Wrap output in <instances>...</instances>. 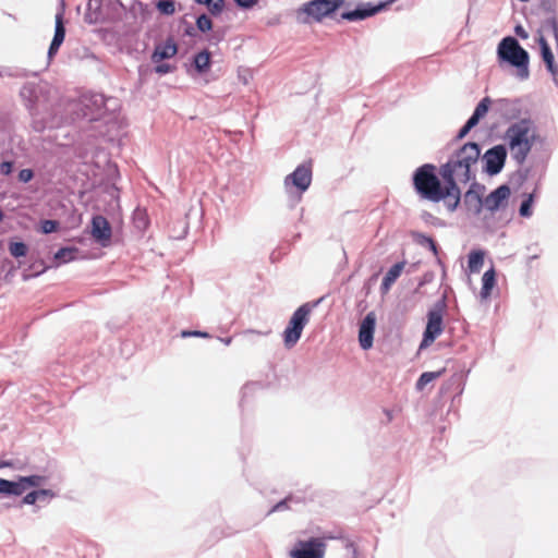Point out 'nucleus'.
Returning a JSON list of instances; mask_svg holds the SVG:
<instances>
[{
  "label": "nucleus",
  "mask_w": 558,
  "mask_h": 558,
  "mask_svg": "<svg viewBox=\"0 0 558 558\" xmlns=\"http://www.w3.org/2000/svg\"><path fill=\"white\" fill-rule=\"evenodd\" d=\"M0 495L8 496V480L0 477Z\"/></svg>",
  "instance_id": "nucleus-63"
},
{
  "label": "nucleus",
  "mask_w": 558,
  "mask_h": 558,
  "mask_svg": "<svg viewBox=\"0 0 558 558\" xmlns=\"http://www.w3.org/2000/svg\"><path fill=\"white\" fill-rule=\"evenodd\" d=\"M392 284L393 283L389 282L388 279H384L383 278L381 284H380V288H379L380 289V293L381 294L388 293Z\"/></svg>",
  "instance_id": "nucleus-62"
},
{
  "label": "nucleus",
  "mask_w": 558,
  "mask_h": 558,
  "mask_svg": "<svg viewBox=\"0 0 558 558\" xmlns=\"http://www.w3.org/2000/svg\"><path fill=\"white\" fill-rule=\"evenodd\" d=\"M496 112L505 120H520L522 114V101L519 98H499L495 101Z\"/></svg>",
  "instance_id": "nucleus-19"
},
{
  "label": "nucleus",
  "mask_w": 558,
  "mask_h": 558,
  "mask_svg": "<svg viewBox=\"0 0 558 558\" xmlns=\"http://www.w3.org/2000/svg\"><path fill=\"white\" fill-rule=\"evenodd\" d=\"M90 234L93 240L102 247L111 244L112 227L108 219L101 215H95L90 220Z\"/></svg>",
  "instance_id": "nucleus-15"
},
{
  "label": "nucleus",
  "mask_w": 558,
  "mask_h": 558,
  "mask_svg": "<svg viewBox=\"0 0 558 558\" xmlns=\"http://www.w3.org/2000/svg\"><path fill=\"white\" fill-rule=\"evenodd\" d=\"M195 25H196L197 32H201L204 34L211 32L214 28V23H213L211 19L205 13H203L196 17Z\"/></svg>",
  "instance_id": "nucleus-37"
},
{
  "label": "nucleus",
  "mask_w": 558,
  "mask_h": 558,
  "mask_svg": "<svg viewBox=\"0 0 558 558\" xmlns=\"http://www.w3.org/2000/svg\"><path fill=\"white\" fill-rule=\"evenodd\" d=\"M24 494L20 475L15 480H8V496H22Z\"/></svg>",
  "instance_id": "nucleus-43"
},
{
  "label": "nucleus",
  "mask_w": 558,
  "mask_h": 558,
  "mask_svg": "<svg viewBox=\"0 0 558 558\" xmlns=\"http://www.w3.org/2000/svg\"><path fill=\"white\" fill-rule=\"evenodd\" d=\"M461 203L469 216L478 217L484 210V197L478 196V194L465 191Z\"/></svg>",
  "instance_id": "nucleus-22"
},
{
  "label": "nucleus",
  "mask_w": 558,
  "mask_h": 558,
  "mask_svg": "<svg viewBox=\"0 0 558 558\" xmlns=\"http://www.w3.org/2000/svg\"><path fill=\"white\" fill-rule=\"evenodd\" d=\"M39 266H40V268H38L36 266V264H33L31 266V268L34 270L32 276H39V275L44 274L48 269V267L44 265V262H40Z\"/></svg>",
  "instance_id": "nucleus-61"
},
{
  "label": "nucleus",
  "mask_w": 558,
  "mask_h": 558,
  "mask_svg": "<svg viewBox=\"0 0 558 558\" xmlns=\"http://www.w3.org/2000/svg\"><path fill=\"white\" fill-rule=\"evenodd\" d=\"M20 478H21V482H22V485H23L24 493L29 487H39V486H41L47 481L46 476L38 475V474H32V475H26V476L20 475Z\"/></svg>",
  "instance_id": "nucleus-35"
},
{
  "label": "nucleus",
  "mask_w": 558,
  "mask_h": 558,
  "mask_svg": "<svg viewBox=\"0 0 558 558\" xmlns=\"http://www.w3.org/2000/svg\"><path fill=\"white\" fill-rule=\"evenodd\" d=\"M447 295L437 300L427 312V323L423 331L420 350L428 348L444 331V314L447 311Z\"/></svg>",
  "instance_id": "nucleus-7"
},
{
  "label": "nucleus",
  "mask_w": 558,
  "mask_h": 558,
  "mask_svg": "<svg viewBox=\"0 0 558 558\" xmlns=\"http://www.w3.org/2000/svg\"><path fill=\"white\" fill-rule=\"evenodd\" d=\"M481 145L476 142H466L449 157L452 165L475 167L481 158Z\"/></svg>",
  "instance_id": "nucleus-14"
},
{
  "label": "nucleus",
  "mask_w": 558,
  "mask_h": 558,
  "mask_svg": "<svg viewBox=\"0 0 558 558\" xmlns=\"http://www.w3.org/2000/svg\"><path fill=\"white\" fill-rule=\"evenodd\" d=\"M375 328L376 314L368 312L359 326V343L363 350H369L373 347Z\"/></svg>",
  "instance_id": "nucleus-18"
},
{
  "label": "nucleus",
  "mask_w": 558,
  "mask_h": 558,
  "mask_svg": "<svg viewBox=\"0 0 558 558\" xmlns=\"http://www.w3.org/2000/svg\"><path fill=\"white\" fill-rule=\"evenodd\" d=\"M396 0H385L373 2H359L354 9L341 12V19L348 22L364 21L377 13L388 9Z\"/></svg>",
  "instance_id": "nucleus-12"
},
{
  "label": "nucleus",
  "mask_w": 558,
  "mask_h": 558,
  "mask_svg": "<svg viewBox=\"0 0 558 558\" xmlns=\"http://www.w3.org/2000/svg\"><path fill=\"white\" fill-rule=\"evenodd\" d=\"M14 169V161L3 160L0 162V173L3 175H10Z\"/></svg>",
  "instance_id": "nucleus-55"
},
{
  "label": "nucleus",
  "mask_w": 558,
  "mask_h": 558,
  "mask_svg": "<svg viewBox=\"0 0 558 558\" xmlns=\"http://www.w3.org/2000/svg\"><path fill=\"white\" fill-rule=\"evenodd\" d=\"M482 119L477 116V113H472L471 117L466 120L468 126L471 129L475 128Z\"/></svg>",
  "instance_id": "nucleus-60"
},
{
  "label": "nucleus",
  "mask_w": 558,
  "mask_h": 558,
  "mask_svg": "<svg viewBox=\"0 0 558 558\" xmlns=\"http://www.w3.org/2000/svg\"><path fill=\"white\" fill-rule=\"evenodd\" d=\"M514 33L521 39H527L529 38V33L525 31V28L521 24H518V25L514 26Z\"/></svg>",
  "instance_id": "nucleus-58"
},
{
  "label": "nucleus",
  "mask_w": 558,
  "mask_h": 558,
  "mask_svg": "<svg viewBox=\"0 0 558 558\" xmlns=\"http://www.w3.org/2000/svg\"><path fill=\"white\" fill-rule=\"evenodd\" d=\"M496 284V271L494 267L487 269L482 277L481 298L488 299Z\"/></svg>",
  "instance_id": "nucleus-26"
},
{
  "label": "nucleus",
  "mask_w": 558,
  "mask_h": 558,
  "mask_svg": "<svg viewBox=\"0 0 558 558\" xmlns=\"http://www.w3.org/2000/svg\"><path fill=\"white\" fill-rule=\"evenodd\" d=\"M34 177H35V172L33 169H29V168L20 170V172L17 174V179L22 183L31 182L34 179Z\"/></svg>",
  "instance_id": "nucleus-49"
},
{
  "label": "nucleus",
  "mask_w": 558,
  "mask_h": 558,
  "mask_svg": "<svg viewBox=\"0 0 558 558\" xmlns=\"http://www.w3.org/2000/svg\"><path fill=\"white\" fill-rule=\"evenodd\" d=\"M234 2L239 8L248 10L256 5L258 0H234Z\"/></svg>",
  "instance_id": "nucleus-56"
},
{
  "label": "nucleus",
  "mask_w": 558,
  "mask_h": 558,
  "mask_svg": "<svg viewBox=\"0 0 558 558\" xmlns=\"http://www.w3.org/2000/svg\"><path fill=\"white\" fill-rule=\"evenodd\" d=\"M530 173H531V168H522V169H519L513 174V178L515 179V181L519 185H522L529 179Z\"/></svg>",
  "instance_id": "nucleus-48"
},
{
  "label": "nucleus",
  "mask_w": 558,
  "mask_h": 558,
  "mask_svg": "<svg viewBox=\"0 0 558 558\" xmlns=\"http://www.w3.org/2000/svg\"><path fill=\"white\" fill-rule=\"evenodd\" d=\"M155 72L159 75H165L174 71V66L169 63H155Z\"/></svg>",
  "instance_id": "nucleus-52"
},
{
  "label": "nucleus",
  "mask_w": 558,
  "mask_h": 558,
  "mask_svg": "<svg viewBox=\"0 0 558 558\" xmlns=\"http://www.w3.org/2000/svg\"><path fill=\"white\" fill-rule=\"evenodd\" d=\"M507 147L504 144L488 148L482 156V171L489 177L499 174L507 160Z\"/></svg>",
  "instance_id": "nucleus-13"
},
{
  "label": "nucleus",
  "mask_w": 558,
  "mask_h": 558,
  "mask_svg": "<svg viewBox=\"0 0 558 558\" xmlns=\"http://www.w3.org/2000/svg\"><path fill=\"white\" fill-rule=\"evenodd\" d=\"M181 23L184 25L183 35L190 38H195L197 36L196 25L194 26L192 23L182 19Z\"/></svg>",
  "instance_id": "nucleus-50"
},
{
  "label": "nucleus",
  "mask_w": 558,
  "mask_h": 558,
  "mask_svg": "<svg viewBox=\"0 0 558 558\" xmlns=\"http://www.w3.org/2000/svg\"><path fill=\"white\" fill-rule=\"evenodd\" d=\"M304 498L301 496H296L293 494H289L283 499L275 504L267 512V514H271L274 512H281L289 510L291 508V504H302Z\"/></svg>",
  "instance_id": "nucleus-27"
},
{
  "label": "nucleus",
  "mask_w": 558,
  "mask_h": 558,
  "mask_svg": "<svg viewBox=\"0 0 558 558\" xmlns=\"http://www.w3.org/2000/svg\"><path fill=\"white\" fill-rule=\"evenodd\" d=\"M225 38V31L223 29H215L211 31V33L207 36V41L211 46H217L219 43H221Z\"/></svg>",
  "instance_id": "nucleus-45"
},
{
  "label": "nucleus",
  "mask_w": 558,
  "mask_h": 558,
  "mask_svg": "<svg viewBox=\"0 0 558 558\" xmlns=\"http://www.w3.org/2000/svg\"><path fill=\"white\" fill-rule=\"evenodd\" d=\"M133 225L136 230L144 232L149 226V218L145 209L137 207L133 211Z\"/></svg>",
  "instance_id": "nucleus-32"
},
{
  "label": "nucleus",
  "mask_w": 558,
  "mask_h": 558,
  "mask_svg": "<svg viewBox=\"0 0 558 558\" xmlns=\"http://www.w3.org/2000/svg\"><path fill=\"white\" fill-rule=\"evenodd\" d=\"M490 105H492V100L488 96H486L480 100V102L476 105L473 112L477 113V116L481 119H483L487 114V112L490 108Z\"/></svg>",
  "instance_id": "nucleus-44"
},
{
  "label": "nucleus",
  "mask_w": 558,
  "mask_h": 558,
  "mask_svg": "<svg viewBox=\"0 0 558 558\" xmlns=\"http://www.w3.org/2000/svg\"><path fill=\"white\" fill-rule=\"evenodd\" d=\"M8 250L10 255L14 258L25 257L28 254V245L16 238L9 240Z\"/></svg>",
  "instance_id": "nucleus-30"
},
{
  "label": "nucleus",
  "mask_w": 558,
  "mask_h": 558,
  "mask_svg": "<svg viewBox=\"0 0 558 558\" xmlns=\"http://www.w3.org/2000/svg\"><path fill=\"white\" fill-rule=\"evenodd\" d=\"M470 186L466 190V192H471L472 194H478V196L484 197V193L486 191V187L484 184L476 181V178L474 180H471Z\"/></svg>",
  "instance_id": "nucleus-46"
},
{
  "label": "nucleus",
  "mask_w": 558,
  "mask_h": 558,
  "mask_svg": "<svg viewBox=\"0 0 558 558\" xmlns=\"http://www.w3.org/2000/svg\"><path fill=\"white\" fill-rule=\"evenodd\" d=\"M533 129V120L522 118L511 123L505 132L504 138L511 151V157L519 166L525 162L535 143L536 137Z\"/></svg>",
  "instance_id": "nucleus-3"
},
{
  "label": "nucleus",
  "mask_w": 558,
  "mask_h": 558,
  "mask_svg": "<svg viewBox=\"0 0 558 558\" xmlns=\"http://www.w3.org/2000/svg\"><path fill=\"white\" fill-rule=\"evenodd\" d=\"M485 252L483 250H472L468 255V268L470 272H480L484 264Z\"/></svg>",
  "instance_id": "nucleus-29"
},
{
  "label": "nucleus",
  "mask_w": 558,
  "mask_h": 558,
  "mask_svg": "<svg viewBox=\"0 0 558 558\" xmlns=\"http://www.w3.org/2000/svg\"><path fill=\"white\" fill-rule=\"evenodd\" d=\"M537 186L533 190V192L524 194V198L522 199L519 206V215L522 218H530L533 215V205L536 198Z\"/></svg>",
  "instance_id": "nucleus-28"
},
{
  "label": "nucleus",
  "mask_w": 558,
  "mask_h": 558,
  "mask_svg": "<svg viewBox=\"0 0 558 558\" xmlns=\"http://www.w3.org/2000/svg\"><path fill=\"white\" fill-rule=\"evenodd\" d=\"M37 493H44V494L37 495L38 501H43V502H48L50 499H52L56 496L53 490L47 489V488L37 489Z\"/></svg>",
  "instance_id": "nucleus-53"
},
{
  "label": "nucleus",
  "mask_w": 558,
  "mask_h": 558,
  "mask_svg": "<svg viewBox=\"0 0 558 558\" xmlns=\"http://www.w3.org/2000/svg\"><path fill=\"white\" fill-rule=\"evenodd\" d=\"M65 33L66 29L63 21V12L60 11L56 14L54 34L47 52L49 60H51L58 53L61 45L64 41Z\"/></svg>",
  "instance_id": "nucleus-20"
},
{
  "label": "nucleus",
  "mask_w": 558,
  "mask_h": 558,
  "mask_svg": "<svg viewBox=\"0 0 558 558\" xmlns=\"http://www.w3.org/2000/svg\"><path fill=\"white\" fill-rule=\"evenodd\" d=\"M434 279V274L430 271L425 272L420 279L418 287H424L425 284L432 282Z\"/></svg>",
  "instance_id": "nucleus-59"
},
{
  "label": "nucleus",
  "mask_w": 558,
  "mask_h": 558,
  "mask_svg": "<svg viewBox=\"0 0 558 558\" xmlns=\"http://www.w3.org/2000/svg\"><path fill=\"white\" fill-rule=\"evenodd\" d=\"M405 262H398L393 264L388 271L385 274L384 279H388L389 282L395 283L397 279L400 277Z\"/></svg>",
  "instance_id": "nucleus-39"
},
{
  "label": "nucleus",
  "mask_w": 558,
  "mask_h": 558,
  "mask_svg": "<svg viewBox=\"0 0 558 558\" xmlns=\"http://www.w3.org/2000/svg\"><path fill=\"white\" fill-rule=\"evenodd\" d=\"M474 167L471 166H456L452 165V160H447L444 165L439 168V174L441 179H445L446 171L449 175L451 173V179L457 180V182H461L463 184L469 183L471 180L475 179V170Z\"/></svg>",
  "instance_id": "nucleus-17"
},
{
  "label": "nucleus",
  "mask_w": 558,
  "mask_h": 558,
  "mask_svg": "<svg viewBox=\"0 0 558 558\" xmlns=\"http://www.w3.org/2000/svg\"><path fill=\"white\" fill-rule=\"evenodd\" d=\"M539 9L547 16H556L558 4L556 0H539Z\"/></svg>",
  "instance_id": "nucleus-42"
},
{
  "label": "nucleus",
  "mask_w": 558,
  "mask_h": 558,
  "mask_svg": "<svg viewBox=\"0 0 558 558\" xmlns=\"http://www.w3.org/2000/svg\"><path fill=\"white\" fill-rule=\"evenodd\" d=\"M545 68L550 73L551 76H554L558 73V66L556 65L555 61L546 64Z\"/></svg>",
  "instance_id": "nucleus-64"
},
{
  "label": "nucleus",
  "mask_w": 558,
  "mask_h": 558,
  "mask_svg": "<svg viewBox=\"0 0 558 558\" xmlns=\"http://www.w3.org/2000/svg\"><path fill=\"white\" fill-rule=\"evenodd\" d=\"M345 0H310L296 10V19L301 23L322 22L335 14Z\"/></svg>",
  "instance_id": "nucleus-6"
},
{
  "label": "nucleus",
  "mask_w": 558,
  "mask_h": 558,
  "mask_svg": "<svg viewBox=\"0 0 558 558\" xmlns=\"http://www.w3.org/2000/svg\"><path fill=\"white\" fill-rule=\"evenodd\" d=\"M420 218L427 225H430V226H434V227H438V228H444L446 227V222L444 220H441L440 218L434 216L433 214H430L429 211L427 210H423L421 214H420Z\"/></svg>",
  "instance_id": "nucleus-41"
},
{
  "label": "nucleus",
  "mask_w": 558,
  "mask_h": 558,
  "mask_svg": "<svg viewBox=\"0 0 558 558\" xmlns=\"http://www.w3.org/2000/svg\"><path fill=\"white\" fill-rule=\"evenodd\" d=\"M324 300V296L305 302L300 305L291 315L287 327L282 332L283 344L287 349H292L301 339L303 329L308 324L311 314Z\"/></svg>",
  "instance_id": "nucleus-5"
},
{
  "label": "nucleus",
  "mask_w": 558,
  "mask_h": 558,
  "mask_svg": "<svg viewBox=\"0 0 558 558\" xmlns=\"http://www.w3.org/2000/svg\"><path fill=\"white\" fill-rule=\"evenodd\" d=\"M117 99L107 98L104 94L93 93L84 95L78 104V111L83 119L92 122L102 119L107 111H113Z\"/></svg>",
  "instance_id": "nucleus-9"
},
{
  "label": "nucleus",
  "mask_w": 558,
  "mask_h": 558,
  "mask_svg": "<svg viewBox=\"0 0 558 558\" xmlns=\"http://www.w3.org/2000/svg\"><path fill=\"white\" fill-rule=\"evenodd\" d=\"M442 181L444 185L434 194L430 202H442L444 206L449 213H454L462 204L461 189L457 180L451 179V173L449 175L446 173V177L442 179Z\"/></svg>",
  "instance_id": "nucleus-10"
},
{
  "label": "nucleus",
  "mask_w": 558,
  "mask_h": 558,
  "mask_svg": "<svg viewBox=\"0 0 558 558\" xmlns=\"http://www.w3.org/2000/svg\"><path fill=\"white\" fill-rule=\"evenodd\" d=\"M192 66L198 74H205L211 66V52L204 49L192 58Z\"/></svg>",
  "instance_id": "nucleus-23"
},
{
  "label": "nucleus",
  "mask_w": 558,
  "mask_h": 558,
  "mask_svg": "<svg viewBox=\"0 0 558 558\" xmlns=\"http://www.w3.org/2000/svg\"><path fill=\"white\" fill-rule=\"evenodd\" d=\"M445 373V368L437 372H424L421 374L418 379L415 383V388L417 391H422L426 385L430 384L433 380L439 378Z\"/></svg>",
  "instance_id": "nucleus-33"
},
{
  "label": "nucleus",
  "mask_w": 558,
  "mask_h": 558,
  "mask_svg": "<svg viewBox=\"0 0 558 558\" xmlns=\"http://www.w3.org/2000/svg\"><path fill=\"white\" fill-rule=\"evenodd\" d=\"M497 59L501 65L504 63L517 69V77L525 81L530 76V54L520 45L513 36L504 37L497 46Z\"/></svg>",
  "instance_id": "nucleus-4"
},
{
  "label": "nucleus",
  "mask_w": 558,
  "mask_h": 558,
  "mask_svg": "<svg viewBox=\"0 0 558 558\" xmlns=\"http://www.w3.org/2000/svg\"><path fill=\"white\" fill-rule=\"evenodd\" d=\"M60 230V222L56 219H44L40 221L39 231L43 234H50Z\"/></svg>",
  "instance_id": "nucleus-40"
},
{
  "label": "nucleus",
  "mask_w": 558,
  "mask_h": 558,
  "mask_svg": "<svg viewBox=\"0 0 558 558\" xmlns=\"http://www.w3.org/2000/svg\"><path fill=\"white\" fill-rule=\"evenodd\" d=\"M411 238L414 243L427 247L434 256L438 257L440 248L432 236L420 231H411Z\"/></svg>",
  "instance_id": "nucleus-24"
},
{
  "label": "nucleus",
  "mask_w": 558,
  "mask_h": 558,
  "mask_svg": "<svg viewBox=\"0 0 558 558\" xmlns=\"http://www.w3.org/2000/svg\"><path fill=\"white\" fill-rule=\"evenodd\" d=\"M290 558H361L354 541L342 533L300 539L290 550Z\"/></svg>",
  "instance_id": "nucleus-1"
},
{
  "label": "nucleus",
  "mask_w": 558,
  "mask_h": 558,
  "mask_svg": "<svg viewBox=\"0 0 558 558\" xmlns=\"http://www.w3.org/2000/svg\"><path fill=\"white\" fill-rule=\"evenodd\" d=\"M180 336H181V338H190V337L209 338L210 337V335L207 331H203V330H182Z\"/></svg>",
  "instance_id": "nucleus-51"
},
{
  "label": "nucleus",
  "mask_w": 558,
  "mask_h": 558,
  "mask_svg": "<svg viewBox=\"0 0 558 558\" xmlns=\"http://www.w3.org/2000/svg\"><path fill=\"white\" fill-rule=\"evenodd\" d=\"M39 493H37V489L36 490H32L29 493H27L21 500V505H35L37 501H38V498H37V495Z\"/></svg>",
  "instance_id": "nucleus-54"
},
{
  "label": "nucleus",
  "mask_w": 558,
  "mask_h": 558,
  "mask_svg": "<svg viewBox=\"0 0 558 558\" xmlns=\"http://www.w3.org/2000/svg\"><path fill=\"white\" fill-rule=\"evenodd\" d=\"M312 178V163L303 162L284 178V190L287 193H290L291 189L294 187L299 193V197L301 198L302 194L305 193L311 186Z\"/></svg>",
  "instance_id": "nucleus-11"
},
{
  "label": "nucleus",
  "mask_w": 558,
  "mask_h": 558,
  "mask_svg": "<svg viewBox=\"0 0 558 558\" xmlns=\"http://www.w3.org/2000/svg\"><path fill=\"white\" fill-rule=\"evenodd\" d=\"M179 47L173 38L169 37L165 43L155 46L150 56L153 63H159L162 60L171 59L178 53Z\"/></svg>",
  "instance_id": "nucleus-21"
},
{
  "label": "nucleus",
  "mask_w": 558,
  "mask_h": 558,
  "mask_svg": "<svg viewBox=\"0 0 558 558\" xmlns=\"http://www.w3.org/2000/svg\"><path fill=\"white\" fill-rule=\"evenodd\" d=\"M195 3L205 5L213 16L220 15L225 10V0H194Z\"/></svg>",
  "instance_id": "nucleus-34"
},
{
  "label": "nucleus",
  "mask_w": 558,
  "mask_h": 558,
  "mask_svg": "<svg viewBox=\"0 0 558 558\" xmlns=\"http://www.w3.org/2000/svg\"><path fill=\"white\" fill-rule=\"evenodd\" d=\"M50 93L51 88L46 82H27L20 90L24 106L32 117V128L37 133L58 126L56 117L51 113Z\"/></svg>",
  "instance_id": "nucleus-2"
},
{
  "label": "nucleus",
  "mask_w": 558,
  "mask_h": 558,
  "mask_svg": "<svg viewBox=\"0 0 558 558\" xmlns=\"http://www.w3.org/2000/svg\"><path fill=\"white\" fill-rule=\"evenodd\" d=\"M510 195L511 189L507 183L497 186L484 197V209L494 214L506 208L508 206Z\"/></svg>",
  "instance_id": "nucleus-16"
},
{
  "label": "nucleus",
  "mask_w": 558,
  "mask_h": 558,
  "mask_svg": "<svg viewBox=\"0 0 558 558\" xmlns=\"http://www.w3.org/2000/svg\"><path fill=\"white\" fill-rule=\"evenodd\" d=\"M471 130L472 129L468 126V123H464L458 131L457 135L454 136V141L463 140L470 133Z\"/></svg>",
  "instance_id": "nucleus-57"
},
{
  "label": "nucleus",
  "mask_w": 558,
  "mask_h": 558,
  "mask_svg": "<svg viewBox=\"0 0 558 558\" xmlns=\"http://www.w3.org/2000/svg\"><path fill=\"white\" fill-rule=\"evenodd\" d=\"M541 28L543 31H550L555 38L556 45L558 47V17L556 16H547L541 23Z\"/></svg>",
  "instance_id": "nucleus-36"
},
{
  "label": "nucleus",
  "mask_w": 558,
  "mask_h": 558,
  "mask_svg": "<svg viewBox=\"0 0 558 558\" xmlns=\"http://www.w3.org/2000/svg\"><path fill=\"white\" fill-rule=\"evenodd\" d=\"M538 33H539V36L537 37L536 43L539 46L542 60H543L544 64L546 65L548 63L554 62L555 57H554L553 50H551L548 41L546 40V38L542 35L541 31Z\"/></svg>",
  "instance_id": "nucleus-31"
},
{
  "label": "nucleus",
  "mask_w": 558,
  "mask_h": 558,
  "mask_svg": "<svg viewBox=\"0 0 558 558\" xmlns=\"http://www.w3.org/2000/svg\"><path fill=\"white\" fill-rule=\"evenodd\" d=\"M155 5L160 14H163L167 16L172 15L175 12V1L174 0H157Z\"/></svg>",
  "instance_id": "nucleus-38"
},
{
  "label": "nucleus",
  "mask_w": 558,
  "mask_h": 558,
  "mask_svg": "<svg viewBox=\"0 0 558 558\" xmlns=\"http://www.w3.org/2000/svg\"><path fill=\"white\" fill-rule=\"evenodd\" d=\"M101 3H102V0H88L87 11H92V10L99 11L101 8ZM84 20H85V22H87L89 24L94 23V21L90 17V14L88 12H86Z\"/></svg>",
  "instance_id": "nucleus-47"
},
{
  "label": "nucleus",
  "mask_w": 558,
  "mask_h": 558,
  "mask_svg": "<svg viewBox=\"0 0 558 558\" xmlns=\"http://www.w3.org/2000/svg\"><path fill=\"white\" fill-rule=\"evenodd\" d=\"M412 182L416 194L427 201H430L444 185L437 175V168L433 163H424L416 168L412 174Z\"/></svg>",
  "instance_id": "nucleus-8"
},
{
  "label": "nucleus",
  "mask_w": 558,
  "mask_h": 558,
  "mask_svg": "<svg viewBox=\"0 0 558 558\" xmlns=\"http://www.w3.org/2000/svg\"><path fill=\"white\" fill-rule=\"evenodd\" d=\"M78 248L75 246L60 247L53 255V264L56 267L66 264L75 259Z\"/></svg>",
  "instance_id": "nucleus-25"
}]
</instances>
